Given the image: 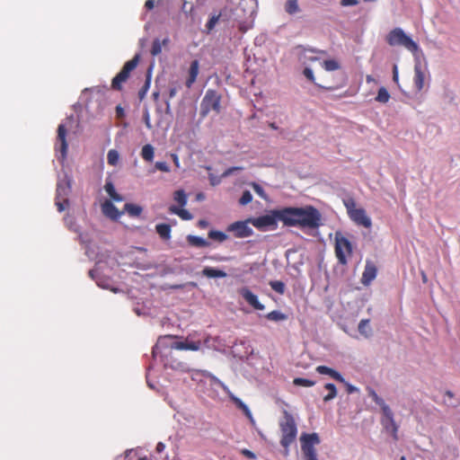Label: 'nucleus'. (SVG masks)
<instances>
[{
  "label": "nucleus",
  "instance_id": "nucleus-54",
  "mask_svg": "<svg viewBox=\"0 0 460 460\" xmlns=\"http://www.w3.org/2000/svg\"><path fill=\"white\" fill-rule=\"evenodd\" d=\"M155 6V0H146V3H145V7L147 9V10H151L153 9Z\"/></svg>",
  "mask_w": 460,
  "mask_h": 460
},
{
  "label": "nucleus",
  "instance_id": "nucleus-5",
  "mask_svg": "<svg viewBox=\"0 0 460 460\" xmlns=\"http://www.w3.org/2000/svg\"><path fill=\"white\" fill-rule=\"evenodd\" d=\"M386 41L390 46H402L412 53L419 49L418 44L406 35L401 28L392 30L386 37Z\"/></svg>",
  "mask_w": 460,
  "mask_h": 460
},
{
  "label": "nucleus",
  "instance_id": "nucleus-15",
  "mask_svg": "<svg viewBox=\"0 0 460 460\" xmlns=\"http://www.w3.org/2000/svg\"><path fill=\"white\" fill-rule=\"evenodd\" d=\"M102 211L105 217L114 221L118 220L124 213V211H119L114 204L108 199L102 204Z\"/></svg>",
  "mask_w": 460,
  "mask_h": 460
},
{
  "label": "nucleus",
  "instance_id": "nucleus-3",
  "mask_svg": "<svg viewBox=\"0 0 460 460\" xmlns=\"http://www.w3.org/2000/svg\"><path fill=\"white\" fill-rule=\"evenodd\" d=\"M177 336L174 335H165L163 337H160L156 345L153 348V355L155 356L157 354V351L159 349L160 346L168 347L171 349H177V350H192L197 351L201 347V341H189L186 339L183 341H173L170 344H168L166 341L168 340L176 339Z\"/></svg>",
  "mask_w": 460,
  "mask_h": 460
},
{
  "label": "nucleus",
  "instance_id": "nucleus-47",
  "mask_svg": "<svg viewBox=\"0 0 460 460\" xmlns=\"http://www.w3.org/2000/svg\"><path fill=\"white\" fill-rule=\"evenodd\" d=\"M252 200V196L251 192L249 190H245L243 192V194L239 199V203L242 206H245V205L249 204Z\"/></svg>",
  "mask_w": 460,
  "mask_h": 460
},
{
  "label": "nucleus",
  "instance_id": "nucleus-62",
  "mask_svg": "<svg viewBox=\"0 0 460 460\" xmlns=\"http://www.w3.org/2000/svg\"><path fill=\"white\" fill-rule=\"evenodd\" d=\"M219 181H220L219 179H216L215 177H210V182L212 185H217L219 183Z\"/></svg>",
  "mask_w": 460,
  "mask_h": 460
},
{
  "label": "nucleus",
  "instance_id": "nucleus-63",
  "mask_svg": "<svg viewBox=\"0 0 460 460\" xmlns=\"http://www.w3.org/2000/svg\"><path fill=\"white\" fill-rule=\"evenodd\" d=\"M199 226H201V227H206L208 226V222L205 221V220H199Z\"/></svg>",
  "mask_w": 460,
  "mask_h": 460
},
{
  "label": "nucleus",
  "instance_id": "nucleus-51",
  "mask_svg": "<svg viewBox=\"0 0 460 460\" xmlns=\"http://www.w3.org/2000/svg\"><path fill=\"white\" fill-rule=\"evenodd\" d=\"M104 189L109 196H112V194L116 191L113 183L111 181H106L104 185Z\"/></svg>",
  "mask_w": 460,
  "mask_h": 460
},
{
  "label": "nucleus",
  "instance_id": "nucleus-61",
  "mask_svg": "<svg viewBox=\"0 0 460 460\" xmlns=\"http://www.w3.org/2000/svg\"><path fill=\"white\" fill-rule=\"evenodd\" d=\"M172 160H173V163L175 164V165L177 167H179V158H178V155H175V154H172Z\"/></svg>",
  "mask_w": 460,
  "mask_h": 460
},
{
  "label": "nucleus",
  "instance_id": "nucleus-57",
  "mask_svg": "<svg viewBox=\"0 0 460 460\" xmlns=\"http://www.w3.org/2000/svg\"><path fill=\"white\" fill-rule=\"evenodd\" d=\"M398 69H397V66H394V69H393V80L394 82H398Z\"/></svg>",
  "mask_w": 460,
  "mask_h": 460
},
{
  "label": "nucleus",
  "instance_id": "nucleus-20",
  "mask_svg": "<svg viewBox=\"0 0 460 460\" xmlns=\"http://www.w3.org/2000/svg\"><path fill=\"white\" fill-rule=\"evenodd\" d=\"M367 394L372 400L381 408L382 413H385L390 417V407L385 402V401L376 393V391L371 388H367Z\"/></svg>",
  "mask_w": 460,
  "mask_h": 460
},
{
  "label": "nucleus",
  "instance_id": "nucleus-35",
  "mask_svg": "<svg viewBox=\"0 0 460 460\" xmlns=\"http://www.w3.org/2000/svg\"><path fill=\"white\" fill-rule=\"evenodd\" d=\"M375 100L381 103H386L390 100V93L385 87H380Z\"/></svg>",
  "mask_w": 460,
  "mask_h": 460
},
{
  "label": "nucleus",
  "instance_id": "nucleus-23",
  "mask_svg": "<svg viewBox=\"0 0 460 460\" xmlns=\"http://www.w3.org/2000/svg\"><path fill=\"white\" fill-rule=\"evenodd\" d=\"M155 231L163 240L171 238V226L168 224H158L155 226Z\"/></svg>",
  "mask_w": 460,
  "mask_h": 460
},
{
  "label": "nucleus",
  "instance_id": "nucleus-58",
  "mask_svg": "<svg viewBox=\"0 0 460 460\" xmlns=\"http://www.w3.org/2000/svg\"><path fill=\"white\" fill-rule=\"evenodd\" d=\"M344 384H346V386H347V392H348L349 394H352V393H354V392H356V391H357V388H356L355 386H353L352 385L348 384V383H346V382H345Z\"/></svg>",
  "mask_w": 460,
  "mask_h": 460
},
{
  "label": "nucleus",
  "instance_id": "nucleus-9",
  "mask_svg": "<svg viewBox=\"0 0 460 460\" xmlns=\"http://www.w3.org/2000/svg\"><path fill=\"white\" fill-rule=\"evenodd\" d=\"M221 96L216 90L208 89L200 103V116L205 118L208 114L214 111L217 113L220 112Z\"/></svg>",
  "mask_w": 460,
  "mask_h": 460
},
{
  "label": "nucleus",
  "instance_id": "nucleus-43",
  "mask_svg": "<svg viewBox=\"0 0 460 460\" xmlns=\"http://www.w3.org/2000/svg\"><path fill=\"white\" fill-rule=\"evenodd\" d=\"M174 200L181 207L185 206L187 203V196H186L184 190H176L174 192Z\"/></svg>",
  "mask_w": 460,
  "mask_h": 460
},
{
  "label": "nucleus",
  "instance_id": "nucleus-22",
  "mask_svg": "<svg viewBox=\"0 0 460 460\" xmlns=\"http://www.w3.org/2000/svg\"><path fill=\"white\" fill-rule=\"evenodd\" d=\"M230 399L232 400V402L235 404V406L240 409L243 414L251 420H253L252 419V414L249 409V407L243 403L239 398H237L236 396L234 395H231L230 396Z\"/></svg>",
  "mask_w": 460,
  "mask_h": 460
},
{
  "label": "nucleus",
  "instance_id": "nucleus-6",
  "mask_svg": "<svg viewBox=\"0 0 460 460\" xmlns=\"http://www.w3.org/2000/svg\"><path fill=\"white\" fill-rule=\"evenodd\" d=\"M140 55L136 54L134 58L127 61L122 66L121 70L111 80V89L115 91H121L122 84L128 81L130 74L135 70L139 63Z\"/></svg>",
  "mask_w": 460,
  "mask_h": 460
},
{
  "label": "nucleus",
  "instance_id": "nucleus-36",
  "mask_svg": "<svg viewBox=\"0 0 460 460\" xmlns=\"http://www.w3.org/2000/svg\"><path fill=\"white\" fill-rule=\"evenodd\" d=\"M324 388L326 390H328V394L323 397V401L324 402H329L332 399H334L337 395V389H336V386L332 384V383H328L324 385Z\"/></svg>",
  "mask_w": 460,
  "mask_h": 460
},
{
  "label": "nucleus",
  "instance_id": "nucleus-11",
  "mask_svg": "<svg viewBox=\"0 0 460 460\" xmlns=\"http://www.w3.org/2000/svg\"><path fill=\"white\" fill-rule=\"evenodd\" d=\"M239 294L254 309L262 311L264 305L259 301L258 296L253 294L248 288L244 287L239 289Z\"/></svg>",
  "mask_w": 460,
  "mask_h": 460
},
{
  "label": "nucleus",
  "instance_id": "nucleus-7",
  "mask_svg": "<svg viewBox=\"0 0 460 460\" xmlns=\"http://www.w3.org/2000/svg\"><path fill=\"white\" fill-rule=\"evenodd\" d=\"M334 252L339 263L341 265L348 263V258H349L353 252L352 243L340 232H336L335 234Z\"/></svg>",
  "mask_w": 460,
  "mask_h": 460
},
{
  "label": "nucleus",
  "instance_id": "nucleus-18",
  "mask_svg": "<svg viewBox=\"0 0 460 460\" xmlns=\"http://www.w3.org/2000/svg\"><path fill=\"white\" fill-rule=\"evenodd\" d=\"M199 72V60L195 59L191 61L190 68H189V75L188 78L186 79L185 85L187 88H190L193 84L196 82L198 75Z\"/></svg>",
  "mask_w": 460,
  "mask_h": 460
},
{
  "label": "nucleus",
  "instance_id": "nucleus-38",
  "mask_svg": "<svg viewBox=\"0 0 460 460\" xmlns=\"http://www.w3.org/2000/svg\"><path fill=\"white\" fill-rule=\"evenodd\" d=\"M322 66L326 71H335L341 68L339 62L334 59L324 60L322 64Z\"/></svg>",
  "mask_w": 460,
  "mask_h": 460
},
{
  "label": "nucleus",
  "instance_id": "nucleus-1",
  "mask_svg": "<svg viewBox=\"0 0 460 460\" xmlns=\"http://www.w3.org/2000/svg\"><path fill=\"white\" fill-rule=\"evenodd\" d=\"M321 220L322 215L317 208L313 206H305L303 208L286 207L280 209H273L270 214L250 219V222L260 230L275 227L278 221L282 222L286 226L315 229L320 226Z\"/></svg>",
  "mask_w": 460,
  "mask_h": 460
},
{
  "label": "nucleus",
  "instance_id": "nucleus-4",
  "mask_svg": "<svg viewBox=\"0 0 460 460\" xmlns=\"http://www.w3.org/2000/svg\"><path fill=\"white\" fill-rule=\"evenodd\" d=\"M344 206L347 209L349 218L359 226L370 228L372 226L371 218L367 216L363 208H358L355 200L349 199L344 201Z\"/></svg>",
  "mask_w": 460,
  "mask_h": 460
},
{
  "label": "nucleus",
  "instance_id": "nucleus-34",
  "mask_svg": "<svg viewBox=\"0 0 460 460\" xmlns=\"http://www.w3.org/2000/svg\"><path fill=\"white\" fill-rule=\"evenodd\" d=\"M285 11L288 14H295L300 11L298 0H288L285 4Z\"/></svg>",
  "mask_w": 460,
  "mask_h": 460
},
{
  "label": "nucleus",
  "instance_id": "nucleus-29",
  "mask_svg": "<svg viewBox=\"0 0 460 460\" xmlns=\"http://www.w3.org/2000/svg\"><path fill=\"white\" fill-rule=\"evenodd\" d=\"M202 274L208 278H225L226 273L221 270L207 267L202 270Z\"/></svg>",
  "mask_w": 460,
  "mask_h": 460
},
{
  "label": "nucleus",
  "instance_id": "nucleus-28",
  "mask_svg": "<svg viewBox=\"0 0 460 460\" xmlns=\"http://www.w3.org/2000/svg\"><path fill=\"white\" fill-rule=\"evenodd\" d=\"M141 156L146 162H152L155 156V148L152 145L146 144L142 147Z\"/></svg>",
  "mask_w": 460,
  "mask_h": 460
},
{
  "label": "nucleus",
  "instance_id": "nucleus-24",
  "mask_svg": "<svg viewBox=\"0 0 460 460\" xmlns=\"http://www.w3.org/2000/svg\"><path fill=\"white\" fill-rule=\"evenodd\" d=\"M414 85L418 91L422 90L424 86V73L420 66L414 68Z\"/></svg>",
  "mask_w": 460,
  "mask_h": 460
},
{
  "label": "nucleus",
  "instance_id": "nucleus-46",
  "mask_svg": "<svg viewBox=\"0 0 460 460\" xmlns=\"http://www.w3.org/2000/svg\"><path fill=\"white\" fill-rule=\"evenodd\" d=\"M55 204L58 208V210L59 212H62L64 211L69 205V200L68 199H58V198H56L55 199Z\"/></svg>",
  "mask_w": 460,
  "mask_h": 460
},
{
  "label": "nucleus",
  "instance_id": "nucleus-48",
  "mask_svg": "<svg viewBox=\"0 0 460 460\" xmlns=\"http://www.w3.org/2000/svg\"><path fill=\"white\" fill-rule=\"evenodd\" d=\"M252 187L253 190H254V191H255V192H256V193H257L261 198H262L263 199H267V195H266V193H265V191H264L263 188H262L260 184H258V183H256V182H252Z\"/></svg>",
  "mask_w": 460,
  "mask_h": 460
},
{
  "label": "nucleus",
  "instance_id": "nucleus-41",
  "mask_svg": "<svg viewBox=\"0 0 460 460\" xmlns=\"http://www.w3.org/2000/svg\"><path fill=\"white\" fill-rule=\"evenodd\" d=\"M270 288L279 295H283L286 290L285 284L279 280H273L270 282Z\"/></svg>",
  "mask_w": 460,
  "mask_h": 460
},
{
  "label": "nucleus",
  "instance_id": "nucleus-12",
  "mask_svg": "<svg viewBox=\"0 0 460 460\" xmlns=\"http://www.w3.org/2000/svg\"><path fill=\"white\" fill-rule=\"evenodd\" d=\"M301 49V52L299 53V60L303 63H306L308 61L314 62L318 61L320 59L319 57L314 56L312 54H321V55H327V51L316 49L313 48H305V47H299Z\"/></svg>",
  "mask_w": 460,
  "mask_h": 460
},
{
  "label": "nucleus",
  "instance_id": "nucleus-26",
  "mask_svg": "<svg viewBox=\"0 0 460 460\" xmlns=\"http://www.w3.org/2000/svg\"><path fill=\"white\" fill-rule=\"evenodd\" d=\"M181 88L180 84L178 83H172L170 84L169 87V93H168V99L165 102L166 108L165 112L170 113L171 112V107H170V100L174 98Z\"/></svg>",
  "mask_w": 460,
  "mask_h": 460
},
{
  "label": "nucleus",
  "instance_id": "nucleus-55",
  "mask_svg": "<svg viewBox=\"0 0 460 460\" xmlns=\"http://www.w3.org/2000/svg\"><path fill=\"white\" fill-rule=\"evenodd\" d=\"M110 197L114 201H122L123 200V197L121 195H119V193H117L116 191L112 194V196H110Z\"/></svg>",
  "mask_w": 460,
  "mask_h": 460
},
{
  "label": "nucleus",
  "instance_id": "nucleus-10",
  "mask_svg": "<svg viewBox=\"0 0 460 460\" xmlns=\"http://www.w3.org/2000/svg\"><path fill=\"white\" fill-rule=\"evenodd\" d=\"M248 221H237L228 226L227 231L232 232L237 238L249 237L253 234V231L248 226Z\"/></svg>",
  "mask_w": 460,
  "mask_h": 460
},
{
  "label": "nucleus",
  "instance_id": "nucleus-59",
  "mask_svg": "<svg viewBox=\"0 0 460 460\" xmlns=\"http://www.w3.org/2000/svg\"><path fill=\"white\" fill-rule=\"evenodd\" d=\"M116 113L119 118H121L124 116V110L119 105L116 107Z\"/></svg>",
  "mask_w": 460,
  "mask_h": 460
},
{
  "label": "nucleus",
  "instance_id": "nucleus-19",
  "mask_svg": "<svg viewBox=\"0 0 460 460\" xmlns=\"http://www.w3.org/2000/svg\"><path fill=\"white\" fill-rule=\"evenodd\" d=\"M367 394L372 400L381 408L382 413H385L390 417V407L385 402V401L376 393V391L371 388H367Z\"/></svg>",
  "mask_w": 460,
  "mask_h": 460
},
{
  "label": "nucleus",
  "instance_id": "nucleus-14",
  "mask_svg": "<svg viewBox=\"0 0 460 460\" xmlns=\"http://www.w3.org/2000/svg\"><path fill=\"white\" fill-rule=\"evenodd\" d=\"M381 423L383 427L391 432L393 438L394 440L398 439V425L395 423L394 419V413L392 410L390 409V417L386 415L385 413H383V418L381 420Z\"/></svg>",
  "mask_w": 460,
  "mask_h": 460
},
{
  "label": "nucleus",
  "instance_id": "nucleus-31",
  "mask_svg": "<svg viewBox=\"0 0 460 460\" xmlns=\"http://www.w3.org/2000/svg\"><path fill=\"white\" fill-rule=\"evenodd\" d=\"M169 211L179 216L183 220H190L192 218V215L188 210L179 208L176 206H171Z\"/></svg>",
  "mask_w": 460,
  "mask_h": 460
},
{
  "label": "nucleus",
  "instance_id": "nucleus-49",
  "mask_svg": "<svg viewBox=\"0 0 460 460\" xmlns=\"http://www.w3.org/2000/svg\"><path fill=\"white\" fill-rule=\"evenodd\" d=\"M155 167L156 170H159L161 172H170V167L167 164L166 162H156L155 164Z\"/></svg>",
  "mask_w": 460,
  "mask_h": 460
},
{
  "label": "nucleus",
  "instance_id": "nucleus-33",
  "mask_svg": "<svg viewBox=\"0 0 460 460\" xmlns=\"http://www.w3.org/2000/svg\"><path fill=\"white\" fill-rule=\"evenodd\" d=\"M265 317L268 320L273 321V322H280V321H285L288 319V315L279 310H274V311L268 313L265 315Z\"/></svg>",
  "mask_w": 460,
  "mask_h": 460
},
{
  "label": "nucleus",
  "instance_id": "nucleus-2",
  "mask_svg": "<svg viewBox=\"0 0 460 460\" xmlns=\"http://www.w3.org/2000/svg\"><path fill=\"white\" fill-rule=\"evenodd\" d=\"M279 425L281 431L280 445L286 449V454H288V447L296 438V423L293 415L287 410H284L283 417L279 420Z\"/></svg>",
  "mask_w": 460,
  "mask_h": 460
},
{
  "label": "nucleus",
  "instance_id": "nucleus-52",
  "mask_svg": "<svg viewBox=\"0 0 460 460\" xmlns=\"http://www.w3.org/2000/svg\"><path fill=\"white\" fill-rule=\"evenodd\" d=\"M241 454L243 456H245L246 458H249V459H255L256 458V455L253 452H252L251 450L246 449V448L242 449L241 450Z\"/></svg>",
  "mask_w": 460,
  "mask_h": 460
},
{
  "label": "nucleus",
  "instance_id": "nucleus-50",
  "mask_svg": "<svg viewBox=\"0 0 460 460\" xmlns=\"http://www.w3.org/2000/svg\"><path fill=\"white\" fill-rule=\"evenodd\" d=\"M143 120L148 129L152 128L151 119H150V114L148 110H145L143 113Z\"/></svg>",
  "mask_w": 460,
  "mask_h": 460
},
{
  "label": "nucleus",
  "instance_id": "nucleus-13",
  "mask_svg": "<svg viewBox=\"0 0 460 460\" xmlns=\"http://www.w3.org/2000/svg\"><path fill=\"white\" fill-rule=\"evenodd\" d=\"M66 129L65 125L60 124L58 128L56 149L59 150L62 156L66 157L67 152V143L66 139Z\"/></svg>",
  "mask_w": 460,
  "mask_h": 460
},
{
  "label": "nucleus",
  "instance_id": "nucleus-44",
  "mask_svg": "<svg viewBox=\"0 0 460 460\" xmlns=\"http://www.w3.org/2000/svg\"><path fill=\"white\" fill-rule=\"evenodd\" d=\"M220 16H221V13H218V14H214L209 18V20L208 21V22L205 25L208 32H210L211 31L214 30L216 24L218 22V21L220 19Z\"/></svg>",
  "mask_w": 460,
  "mask_h": 460
},
{
  "label": "nucleus",
  "instance_id": "nucleus-53",
  "mask_svg": "<svg viewBox=\"0 0 460 460\" xmlns=\"http://www.w3.org/2000/svg\"><path fill=\"white\" fill-rule=\"evenodd\" d=\"M241 170H243V168H242V167H239V166L230 167V168H228L227 170H226V171L223 172L222 176H223V177H226V176H229V175H231L232 173H234V172H235V171H241Z\"/></svg>",
  "mask_w": 460,
  "mask_h": 460
},
{
  "label": "nucleus",
  "instance_id": "nucleus-64",
  "mask_svg": "<svg viewBox=\"0 0 460 460\" xmlns=\"http://www.w3.org/2000/svg\"><path fill=\"white\" fill-rule=\"evenodd\" d=\"M366 81H367V83H370V82H374L375 80H374V78L372 77V75H367V77H366Z\"/></svg>",
  "mask_w": 460,
  "mask_h": 460
},
{
  "label": "nucleus",
  "instance_id": "nucleus-32",
  "mask_svg": "<svg viewBox=\"0 0 460 460\" xmlns=\"http://www.w3.org/2000/svg\"><path fill=\"white\" fill-rule=\"evenodd\" d=\"M169 42V39H164L163 41H160L159 39H155L152 43L151 48V55L155 57L162 52V46L166 45Z\"/></svg>",
  "mask_w": 460,
  "mask_h": 460
},
{
  "label": "nucleus",
  "instance_id": "nucleus-45",
  "mask_svg": "<svg viewBox=\"0 0 460 460\" xmlns=\"http://www.w3.org/2000/svg\"><path fill=\"white\" fill-rule=\"evenodd\" d=\"M150 83H151L150 76H147L144 85L141 87V89L138 92V98L140 101H143L145 99L146 93L150 87Z\"/></svg>",
  "mask_w": 460,
  "mask_h": 460
},
{
  "label": "nucleus",
  "instance_id": "nucleus-16",
  "mask_svg": "<svg viewBox=\"0 0 460 460\" xmlns=\"http://www.w3.org/2000/svg\"><path fill=\"white\" fill-rule=\"evenodd\" d=\"M72 181L68 176L59 181L57 185L56 198L67 199L71 191Z\"/></svg>",
  "mask_w": 460,
  "mask_h": 460
},
{
  "label": "nucleus",
  "instance_id": "nucleus-60",
  "mask_svg": "<svg viewBox=\"0 0 460 460\" xmlns=\"http://www.w3.org/2000/svg\"><path fill=\"white\" fill-rule=\"evenodd\" d=\"M342 5L356 4V0H341Z\"/></svg>",
  "mask_w": 460,
  "mask_h": 460
},
{
  "label": "nucleus",
  "instance_id": "nucleus-40",
  "mask_svg": "<svg viewBox=\"0 0 460 460\" xmlns=\"http://www.w3.org/2000/svg\"><path fill=\"white\" fill-rule=\"evenodd\" d=\"M303 75L312 83H314L317 87L319 88H323V89H327V90H331L332 88L331 87H324L319 84H316L315 83V77L314 75V73H313V70L309 67H305L303 71Z\"/></svg>",
  "mask_w": 460,
  "mask_h": 460
},
{
  "label": "nucleus",
  "instance_id": "nucleus-30",
  "mask_svg": "<svg viewBox=\"0 0 460 460\" xmlns=\"http://www.w3.org/2000/svg\"><path fill=\"white\" fill-rule=\"evenodd\" d=\"M358 332L361 335H363L365 338H369L372 333V330L369 326V320L368 319H363L358 323Z\"/></svg>",
  "mask_w": 460,
  "mask_h": 460
},
{
  "label": "nucleus",
  "instance_id": "nucleus-27",
  "mask_svg": "<svg viewBox=\"0 0 460 460\" xmlns=\"http://www.w3.org/2000/svg\"><path fill=\"white\" fill-rule=\"evenodd\" d=\"M189 244L195 247H208L209 243L202 237L196 235H189L187 237Z\"/></svg>",
  "mask_w": 460,
  "mask_h": 460
},
{
  "label": "nucleus",
  "instance_id": "nucleus-8",
  "mask_svg": "<svg viewBox=\"0 0 460 460\" xmlns=\"http://www.w3.org/2000/svg\"><path fill=\"white\" fill-rule=\"evenodd\" d=\"M301 450L305 460H317V454L314 448L321 440L317 433H303L300 437Z\"/></svg>",
  "mask_w": 460,
  "mask_h": 460
},
{
  "label": "nucleus",
  "instance_id": "nucleus-39",
  "mask_svg": "<svg viewBox=\"0 0 460 460\" xmlns=\"http://www.w3.org/2000/svg\"><path fill=\"white\" fill-rule=\"evenodd\" d=\"M119 159V152L115 149H111L107 154V161L110 165H117Z\"/></svg>",
  "mask_w": 460,
  "mask_h": 460
},
{
  "label": "nucleus",
  "instance_id": "nucleus-17",
  "mask_svg": "<svg viewBox=\"0 0 460 460\" xmlns=\"http://www.w3.org/2000/svg\"><path fill=\"white\" fill-rule=\"evenodd\" d=\"M377 269L371 261H367L365 270L362 274L361 282L364 285H369L376 277Z\"/></svg>",
  "mask_w": 460,
  "mask_h": 460
},
{
  "label": "nucleus",
  "instance_id": "nucleus-21",
  "mask_svg": "<svg viewBox=\"0 0 460 460\" xmlns=\"http://www.w3.org/2000/svg\"><path fill=\"white\" fill-rule=\"evenodd\" d=\"M316 371L321 375H328L340 383H345V379L338 371L327 366H318Z\"/></svg>",
  "mask_w": 460,
  "mask_h": 460
},
{
  "label": "nucleus",
  "instance_id": "nucleus-56",
  "mask_svg": "<svg viewBox=\"0 0 460 460\" xmlns=\"http://www.w3.org/2000/svg\"><path fill=\"white\" fill-rule=\"evenodd\" d=\"M165 448V445L163 442H158L155 447L157 453H162Z\"/></svg>",
  "mask_w": 460,
  "mask_h": 460
},
{
  "label": "nucleus",
  "instance_id": "nucleus-37",
  "mask_svg": "<svg viewBox=\"0 0 460 460\" xmlns=\"http://www.w3.org/2000/svg\"><path fill=\"white\" fill-rule=\"evenodd\" d=\"M208 237L219 243H223L227 239V235L225 233L217 230H210L208 232Z\"/></svg>",
  "mask_w": 460,
  "mask_h": 460
},
{
  "label": "nucleus",
  "instance_id": "nucleus-25",
  "mask_svg": "<svg viewBox=\"0 0 460 460\" xmlns=\"http://www.w3.org/2000/svg\"><path fill=\"white\" fill-rule=\"evenodd\" d=\"M124 212H127L132 217H137L141 215L143 208L139 205L133 203H126L124 205Z\"/></svg>",
  "mask_w": 460,
  "mask_h": 460
},
{
  "label": "nucleus",
  "instance_id": "nucleus-42",
  "mask_svg": "<svg viewBox=\"0 0 460 460\" xmlns=\"http://www.w3.org/2000/svg\"><path fill=\"white\" fill-rule=\"evenodd\" d=\"M293 384L297 386L311 387L315 385V382L303 377H296L294 379Z\"/></svg>",
  "mask_w": 460,
  "mask_h": 460
}]
</instances>
